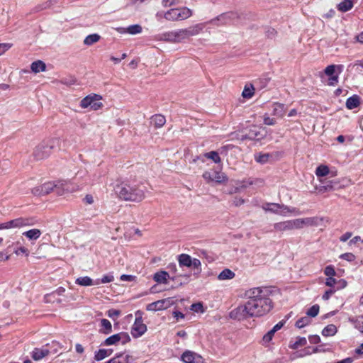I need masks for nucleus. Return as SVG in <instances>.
<instances>
[{
    "label": "nucleus",
    "mask_w": 363,
    "mask_h": 363,
    "mask_svg": "<svg viewBox=\"0 0 363 363\" xmlns=\"http://www.w3.org/2000/svg\"><path fill=\"white\" fill-rule=\"evenodd\" d=\"M272 308V301L267 297L249 299L245 304L233 309L230 313V317L238 320L259 317L269 312Z\"/></svg>",
    "instance_id": "obj_1"
},
{
    "label": "nucleus",
    "mask_w": 363,
    "mask_h": 363,
    "mask_svg": "<svg viewBox=\"0 0 363 363\" xmlns=\"http://www.w3.org/2000/svg\"><path fill=\"white\" fill-rule=\"evenodd\" d=\"M116 192L121 199L136 203L141 202L145 197V191L140 185L128 180L117 184Z\"/></svg>",
    "instance_id": "obj_2"
},
{
    "label": "nucleus",
    "mask_w": 363,
    "mask_h": 363,
    "mask_svg": "<svg viewBox=\"0 0 363 363\" xmlns=\"http://www.w3.org/2000/svg\"><path fill=\"white\" fill-rule=\"evenodd\" d=\"M64 182H48L33 189L32 192L35 196H43L53 191L57 195H62L65 191Z\"/></svg>",
    "instance_id": "obj_3"
},
{
    "label": "nucleus",
    "mask_w": 363,
    "mask_h": 363,
    "mask_svg": "<svg viewBox=\"0 0 363 363\" xmlns=\"http://www.w3.org/2000/svg\"><path fill=\"white\" fill-rule=\"evenodd\" d=\"M59 143L57 138H50L43 140L37 145L33 151V157L37 160H41L48 157Z\"/></svg>",
    "instance_id": "obj_4"
},
{
    "label": "nucleus",
    "mask_w": 363,
    "mask_h": 363,
    "mask_svg": "<svg viewBox=\"0 0 363 363\" xmlns=\"http://www.w3.org/2000/svg\"><path fill=\"white\" fill-rule=\"evenodd\" d=\"M203 28V26L201 24H196L186 28L173 30L174 38V43H181L191 36L198 35Z\"/></svg>",
    "instance_id": "obj_5"
},
{
    "label": "nucleus",
    "mask_w": 363,
    "mask_h": 363,
    "mask_svg": "<svg viewBox=\"0 0 363 363\" xmlns=\"http://www.w3.org/2000/svg\"><path fill=\"white\" fill-rule=\"evenodd\" d=\"M192 15V11L187 7L174 8L168 10L164 13V18L168 21H183Z\"/></svg>",
    "instance_id": "obj_6"
},
{
    "label": "nucleus",
    "mask_w": 363,
    "mask_h": 363,
    "mask_svg": "<svg viewBox=\"0 0 363 363\" xmlns=\"http://www.w3.org/2000/svg\"><path fill=\"white\" fill-rule=\"evenodd\" d=\"M102 99L101 95L92 94L86 96L80 101V106L82 108L90 107L91 110L97 111L103 107V104L100 101Z\"/></svg>",
    "instance_id": "obj_7"
},
{
    "label": "nucleus",
    "mask_w": 363,
    "mask_h": 363,
    "mask_svg": "<svg viewBox=\"0 0 363 363\" xmlns=\"http://www.w3.org/2000/svg\"><path fill=\"white\" fill-rule=\"evenodd\" d=\"M262 209L265 211H270L274 213H279L282 216H286L287 213H296L295 208H289L284 205H280L276 203H267L262 206Z\"/></svg>",
    "instance_id": "obj_8"
},
{
    "label": "nucleus",
    "mask_w": 363,
    "mask_h": 363,
    "mask_svg": "<svg viewBox=\"0 0 363 363\" xmlns=\"http://www.w3.org/2000/svg\"><path fill=\"white\" fill-rule=\"evenodd\" d=\"M32 225L31 219L28 218H18L8 222L0 223V230L11 229V228H21L26 226Z\"/></svg>",
    "instance_id": "obj_9"
},
{
    "label": "nucleus",
    "mask_w": 363,
    "mask_h": 363,
    "mask_svg": "<svg viewBox=\"0 0 363 363\" xmlns=\"http://www.w3.org/2000/svg\"><path fill=\"white\" fill-rule=\"evenodd\" d=\"M178 262L179 266L181 267H193L197 270V273H200L201 269V262L198 259H192L190 255L187 254H181L178 257Z\"/></svg>",
    "instance_id": "obj_10"
},
{
    "label": "nucleus",
    "mask_w": 363,
    "mask_h": 363,
    "mask_svg": "<svg viewBox=\"0 0 363 363\" xmlns=\"http://www.w3.org/2000/svg\"><path fill=\"white\" fill-rule=\"evenodd\" d=\"M265 135L266 132L264 128L257 125H252L248 130V132L245 135H242V140L249 139L261 140L265 137Z\"/></svg>",
    "instance_id": "obj_11"
},
{
    "label": "nucleus",
    "mask_w": 363,
    "mask_h": 363,
    "mask_svg": "<svg viewBox=\"0 0 363 363\" xmlns=\"http://www.w3.org/2000/svg\"><path fill=\"white\" fill-rule=\"evenodd\" d=\"M130 341V337L127 333H119L113 335L106 338L104 342V345H116L118 342H121L122 345H125Z\"/></svg>",
    "instance_id": "obj_12"
},
{
    "label": "nucleus",
    "mask_w": 363,
    "mask_h": 363,
    "mask_svg": "<svg viewBox=\"0 0 363 363\" xmlns=\"http://www.w3.org/2000/svg\"><path fill=\"white\" fill-rule=\"evenodd\" d=\"M275 231L284 232L298 229L296 219L278 222L274 224Z\"/></svg>",
    "instance_id": "obj_13"
},
{
    "label": "nucleus",
    "mask_w": 363,
    "mask_h": 363,
    "mask_svg": "<svg viewBox=\"0 0 363 363\" xmlns=\"http://www.w3.org/2000/svg\"><path fill=\"white\" fill-rule=\"evenodd\" d=\"M322 220V218H319L318 217L296 218L298 229H301L304 226H317Z\"/></svg>",
    "instance_id": "obj_14"
},
{
    "label": "nucleus",
    "mask_w": 363,
    "mask_h": 363,
    "mask_svg": "<svg viewBox=\"0 0 363 363\" xmlns=\"http://www.w3.org/2000/svg\"><path fill=\"white\" fill-rule=\"evenodd\" d=\"M181 277L182 276H174L171 277V279L173 281H177L178 278ZM169 279H170L169 273L163 270H160L153 275V280L158 284H167L168 283Z\"/></svg>",
    "instance_id": "obj_15"
},
{
    "label": "nucleus",
    "mask_w": 363,
    "mask_h": 363,
    "mask_svg": "<svg viewBox=\"0 0 363 363\" xmlns=\"http://www.w3.org/2000/svg\"><path fill=\"white\" fill-rule=\"evenodd\" d=\"M146 331L147 326L143 323V321L135 320L131 329V334L133 337H139L142 336Z\"/></svg>",
    "instance_id": "obj_16"
},
{
    "label": "nucleus",
    "mask_w": 363,
    "mask_h": 363,
    "mask_svg": "<svg viewBox=\"0 0 363 363\" xmlns=\"http://www.w3.org/2000/svg\"><path fill=\"white\" fill-rule=\"evenodd\" d=\"M320 182L322 185L318 188V191L320 193L335 190L337 189V185L339 184L336 181L321 180Z\"/></svg>",
    "instance_id": "obj_17"
},
{
    "label": "nucleus",
    "mask_w": 363,
    "mask_h": 363,
    "mask_svg": "<svg viewBox=\"0 0 363 363\" xmlns=\"http://www.w3.org/2000/svg\"><path fill=\"white\" fill-rule=\"evenodd\" d=\"M232 15V13H222L216 18L212 19L210 23L216 26L226 25L231 20Z\"/></svg>",
    "instance_id": "obj_18"
},
{
    "label": "nucleus",
    "mask_w": 363,
    "mask_h": 363,
    "mask_svg": "<svg viewBox=\"0 0 363 363\" xmlns=\"http://www.w3.org/2000/svg\"><path fill=\"white\" fill-rule=\"evenodd\" d=\"M50 351L47 349L35 348L32 352V358L35 361H38L48 355Z\"/></svg>",
    "instance_id": "obj_19"
},
{
    "label": "nucleus",
    "mask_w": 363,
    "mask_h": 363,
    "mask_svg": "<svg viewBox=\"0 0 363 363\" xmlns=\"http://www.w3.org/2000/svg\"><path fill=\"white\" fill-rule=\"evenodd\" d=\"M156 40L165 41L174 43V31H168L157 34L155 36Z\"/></svg>",
    "instance_id": "obj_20"
},
{
    "label": "nucleus",
    "mask_w": 363,
    "mask_h": 363,
    "mask_svg": "<svg viewBox=\"0 0 363 363\" xmlns=\"http://www.w3.org/2000/svg\"><path fill=\"white\" fill-rule=\"evenodd\" d=\"M151 123L156 128H160L165 124L166 119L164 116L161 114H156L152 116Z\"/></svg>",
    "instance_id": "obj_21"
},
{
    "label": "nucleus",
    "mask_w": 363,
    "mask_h": 363,
    "mask_svg": "<svg viewBox=\"0 0 363 363\" xmlns=\"http://www.w3.org/2000/svg\"><path fill=\"white\" fill-rule=\"evenodd\" d=\"M359 96L357 95H353L352 96L348 98L346 101V107L348 109H353L357 108L359 104Z\"/></svg>",
    "instance_id": "obj_22"
},
{
    "label": "nucleus",
    "mask_w": 363,
    "mask_h": 363,
    "mask_svg": "<svg viewBox=\"0 0 363 363\" xmlns=\"http://www.w3.org/2000/svg\"><path fill=\"white\" fill-rule=\"evenodd\" d=\"M41 234H42L41 231L37 228H33V229H31V230H29L28 231L23 233V235L24 236H26L30 240H35L38 239L40 237Z\"/></svg>",
    "instance_id": "obj_23"
},
{
    "label": "nucleus",
    "mask_w": 363,
    "mask_h": 363,
    "mask_svg": "<svg viewBox=\"0 0 363 363\" xmlns=\"http://www.w3.org/2000/svg\"><path fill=\"white\" fill-rule=\"evenodd\" d=\"M262 291L259 288H254L246 292V296L249 299H255L258 298H266L262 295Z\"/></svg>",
    "instance_id": "obj_24"
},
{
    "label": "nucleus",
    "mask_w": 363,
    "mask_h": 363,
    "mask_svg": "<svg viewBox=\"0 0 363 363\" xmlns=\"http://www.w3.org/2000/svg\"><path fill=\"white\" fill-rule=\"evenodd\" d=\"M353 6L352 0H343L337 6V8L341 12H347L352 9Z\"/></svg>",
    "instance_id": "obj_25"
},
{
    "label": "nucleus",
    "mask_w": 363,
    "mask_h": 363,
    "mask_svg": "<svg viewBox=\"0 0 363 363\" xmlns=\"http://www.w3.org/2000/svg\"><path fill=\"white\" fill-rule=\"evenodd\" d=\"M113 352V350L111 349H100L97 352H96L94 355V359L96 361H101L106 358L108 356H110Z\"/></svg>",
    "instance_id": "obj_26"
},
{
    "label": "nucleus",
    "mask_w": 363,
    "mask_h": 363,
    "mask_svg": "<svg viewBox=\"0 0 363 363\" xmlns=\"http://www.w3.org/2000/svg\"><path fill=\"white\" fill-rule=\"evenodd\" d=\"M45 68H46L45 64L41 60L35 61L30 65V69H31L32 72H33L35 73L43 72L45 70Z\"/></svg>",
    "instance_id": "obj_27"
},
{
    "label": "nucleus",
    "mask_w": 363,
    "mask_h": 363,
    "mask_svg": "<svg viewBox=\"0 0 363 363\" xmlns=\"http://www.w3.org/2000/svg\"><path fill=\"white\" fill-rule=\"evenodd\" d=\"M124 33H127L130 35L139 34L142 32V26L139 24L130 25L128 27L123 28Z\"/></svg>",
    "instance_id": "obj_28"
},
{
    "label": "nucleus",
    "mask_w": 363,
    "mask_h": 363,
    "mask_svg": "<svg viewBox=\"0 0 363 363\" xmlns=\"http://www.w3.org/2000/svg\"><path fill=\"white\" fill-rule=\"evenodd\" d=\"M235 274L229 269H225L218 276L219 280L232 279L235 277Z\"/></svg>",
    "instance_id": "obj_29"
},
{
    "label": "nucleus",
    "mask_w": 363,
    "mask_h": 363,
    "mask_svg": "<svg viewBox=\"0 0 363 363\" xmlns=\"http://www.w3.org/2000/svg\"><path fill=\"white\" fill-rule=\"evenodd\" d=\"M101 38V36L97 33H94L87 35L84 40V44L88 46L92 45L97 43Z\"/></svg>",
    "instance_id": "obj_30"
},
{
    "label": "nucleus",
    "mask_w": 363,
    "mask_h": 363,
    "mask_svg": "<svg viewBox=\"0 0 363 363\" xmlns=\"http://www.w3.org/2000/svg\"><path fill=\"white\" fill-rule=\"evenodd\" d=\"M196 354L191 351H186L182 355V360L184 363H195Z\"/></svg>",
    "instance_id": "obj_31"
},
{
    "label": "nucleus",
    "mask_w": 363,
    "mask_h": 363,
    "mask_svg": "<svg viewBox=\"0 0 363 363\" xmlns=\"http://www.w3.org/2000/svg\"><path fill=\"white\" fill-rule=\"evenodd\" d=\"M76 284L83 286H91L94 284L93 280L89 277H82L76 279Z\"/></svg>",
    "instance_id": "obj_32"
},
{
    "label": "nucleus",
    "mask_w": 363,
    "mask_h": 363,
    "mask_svg": "<svg viewBox=\"0 0 363 363\" xmlns=\"http://www.w3.org/2000/svg\"><path fill=\"white\" fill-rule=\"evenodd\" d=\"M337 328L335 325L330 324L327 325L322 331V335L323 336H332L334 335L337 333Z\"/></svg>",
    "instance_id": "obj_33"
},
{
    "label": "nucleus",
    "mask_w": 363,
    "mask_h": 363,
    "mask_svg": "<svg viewBox=\"0 0 363 363\" xmlns=\"http://www.w3.org/2000/svg\"><path fill=\"white\" fill-rule=\"evenodd\" d=\"M101 326L103 327V330L101 333L104 334H109L112 331V325L111 322L107 319H101Z\"/></svg>",
    "instance_id": "obj_34"
},
{
    "label": "nucleus",
    "mask_w": 363,
    "mask_h": 363,
    "mask_svg": "<svg viewBox=\"0 0 363 363\" xmlns=\"http://www.w3.org/2000/svg\"><path fill=\"white\" fill-rule=\"evenodd\" d=\"M255 88L250 85H246L242 91V96L246 99H250L254 95Z\"/></svg>",
    "instance_id": "obj_35"
},
{
    "label": "nucleus",
    "mask_w": 363,
    "mask_h": 363,
    "mask_svg": "<svg viewBox=\"0 0 363 363\" xmlns=\"http://www.w3.org/2000/svg\"><path fill=\"white\" fill-rule=\"evenodd\" d=\"M271 157V155L269 153H259L255 155V160L261 164L267 163Z\"/></svg>",
    "instance_id": "obj_36"
},
{
    "label": "nucleus",
    "mask_w": 363,
    "mask_h": 363,
    "mask_svg": "<svg viewBox=\"0 0 363 363\" xmlns=\"http://www.w3.org/2000/svg\"><path fill=\"white\" fill-rule=\"evenodd\" d=\"M330 172L329 168L326 165H320L316 168L315 174L317 177H325Z\"/></svg>",
    "instance_id": "obj_37"
},
{
    "label": "nucleus",
    "mask_w": 363,
    "mask_h": 363,
    "mask_svg": "<svg viewBox=\"0 0 363 363\" xmlns=\"http://www.w3.org/2000/svg\"><path fill=\"white\" fill-rule=\"evenodd\" d=\"M311 322V319L308 316H304L301 318H299L296 322V326L298 328H302L308 325H309Z\"/></svg>",
    "instance_id": "obj_38"
},
{
    "label": "nucleus",
    "mask_w": 363,
    "mask_h": 363,
    "mask_svg": "<svg viewBox=\"0 0 363 363\" xmlns=\"http://www.w3.org/2000/svg\"><path fill=\"white\" fill-rule=\"evenodd\" d=\"M273 113L274 115L282 117L284 114V106L281 104H275L274 105Z\"/></svg>",
    "instance_id": "obj_39"
},
{
    "label": "nucleus",
    "mask_w": 363,
    "mask_h": 363,
    "mask_svg": "<svg viewBox=\"0 0 363 363\" xmlns=\"http://www.w3.org/2000/svg\"><path fill=\"white\" fill-rule=\"evenodd\" d=\"M227 180L226 176L220 172H213V182H216L217 183H221Z\"/></svg>",
    "instance_id": "obj_40"
},
{
    "label": "nucleus",
    "mask_w": 363,
    "mask_h": 363,
    "mask_svg": "<svg viewBox=\"0 0 363 363\" xmlns=\"http://www.w3.org/2000/svg\"><path fill=\"white\" fill-rule=\"evenodd\" d=\"M204 156L208 159L212 160L215 163L220 162V157H219L218 153L216 151L207 152Z\"/></svg>",
    "instance_id": "obj_41"
},
{
    "label": "nucleus",
    "mask_w": 363,
    "mask_h": 363,
    "mask_svg": "<svg viewBox=\"0 0 363 363\" xmlns=\"http://www.w3.org/2000/svg\"><path fill=\"white\" fill-rule=\"evenodd\" d=\"M319 306L318 305H313L311 306L306 312V315L311 318H314L318 315L319 312Z\"/></svg>",
    "instance_id": "obj_42"
},
{
    "label": "nucleus",
    "mask_w": 363,
    "mask_h": 363,
    "mask_svg": "<svg viewBox=\"0 0 363 363\" xmlns=\"http://www.w3.org/2000/svg\"><path fill=\"white\" fill-rule=\"evenodd\" d=\"M307 341L305 337H298L296 341L291 346V347L294 350L298 348L300 346H304L306 344Z\"/></svg>",
    "instance_id": "obj_43"
},
{
    "label": "nucleus",
    "mask_w": 363,
    "mask_h": 363,
    "mask_svg": "<svg viewBox=\"0 0 363 363\" xmlns=\"http://www.w3.org/2000/svg\"><path fill=\"white\" fill-rule=\"evenodd\" d=\"M336 72V65H330L326 67V68L324 70L325 74L327 76L332 77L335 76L334 74Z\"/></svg>",
    "instance_id": "obj_44"
},
{
    "label": "nucleus",
    "mask_w": 363,
    "mask_h": 363,
    "mask_svg": "<svg viewBox=\"0 0 363 363\" xmlns=\"http://www.w3.org/2000/svg\"><path fill=\"white\" fill-rule=\"evenodd\" d=\"M116 357L120 363H129L130 356L128 354H119L116 355Z\"/></svg>",
    "instance_id": "obj_45"
},
{
    "label": "nucleus",
    "mask_w": 363,
    "mask_h": 363,
    "mask_svg": "<svg viewBox=\"0 0 363 363\" xmlns=\"http://www.w3.org/2000/svg\"><path fill=\"white\" fill-rule=\"evenodd\" d=\"M324 273L328 277H334L336 274L334 267L331 265L327 266L325 268Z\"/></svg>",
    "instance_id": "obj_46"
},
{
    "label": "nucleus",
    "mask_w": 363,
    "mask_h": 363,
    "mask_svg": "<svg viewBox=\"0 0 363 363\" xmlns=\"http://www.w3.org/2000/svg\"><path fill=\"white\" fill-rule=\"evenodd\" d=\"M340 257L341 259H343L349 261V262H352L355 259V256L352 253H350V252L342 254L340 256Z\"/></svg>",
    "instance_id": "obj_47"
},
{
    "label": "nucleus",
    "mask_w": 363,
    "mask_h": 363,
    "mask_svg": "<svg viewBox=\"0 0 363 363\" xmlns=\"http://www.w3.org/2000/svg\"><path fill=\"white\" fill-rule=\"evenodd\" d=\"M274 333H275L274 332V330H272L271 329L267 333H266L264 335V337L262 338L263 342H264L266 343L270 342L272 340V337H273Z\"/></svg>",
    "instance_id": "obj_48"
},
{
    "label": "nucleus",
    "mask_w": 363,
    "mask_h": 363,
    "mask_svg": "<svg viewBox=\"0 0 363 363\" xmlns=\"http://www.w3.org/2000/svg\"><path fill=\"white\" fill-rule=\"evenodd\" d=\"M135 279H136L135 276L128 275V274H123L120 277V279L121 281H135Z\"/></svg>",
    "instance_id": "obj_49"
},
{
    "label": "nucleus",
    "mask_w": 363,
    "mask_h": 363,
    "mask_svg": "<svg viewBox=\"0 0 363 363\" xmlns=\"http://www.w3.org/2000/svg\"><path fill=\"white\" fill-rule=\"evenodd\" d=\"M335 292V289H330L327 290L325 294L323 295L322 298L325 301H327L330 298V297Z\"/></svg>",
    "instance_id": "obj_50"
},
{
    "label": "nucleus",
    "mask_w": 363,
    "mask_h": 363,
    "mask_svg": "<svg viewBox=\"0 0 363 363\" xmlns=\"http://www.w3.org/2000/svg\"><path fill=\"white\" fill-rule=\"evenodd\" d=\"M308 339L311 344H318L320 342V337L317 335H311Z\"/></svg>",
    "instance_id": "obj_51"
},
{
    "label": "nucleus",
    "mask_w": 363,
    "mask_h": 363,
    "mask_svg": "<svg viewBox=\"0 0 363 363\" xmlns=\"http://www.w3.org/2000/svg\"><path fill=\"white\" fill-rule=\"evenodd\" d=\"M11 47V45L9 43H0V55L8 50Z\"/></svg>",
    "instance_id": "obj_52"
},
{
    "label": "nucleus",
    "mask_w": 363,
    "mask_h": 363,
    "mask_svg": "<svg viewBox=\"0 0 363 363\" xmlns=\"http://www.w3.org/2000/svg\"><path fill=\"white\" fill-rule=\"evenodd\" d=\"M14 252L17 255H19L21 253L25 254L26 256H28V255H29L28 250L27 248H26L25 247H20L19 248L16 250Z\"/></svg>",
    "instance_id": "obj_53"
},
{
    "label": "nucleus",
    "mask_w": 363,
    "mask_h": 363,
    "mask_svg": "<svg viewBox=\"0 0 363 363\" xmlns=\"http://www.w3.org/2000/svg\"><path fill=\"white\" fill-rule=\"evenodd\" d=\"M264 123L267 125H273L276 123V120L273 118L265 116L264 118Z\"/></svg>",
    "instance_id": "obj_54"
},
{
    "label": "nucleus",
    "mask_w": 363,
    "mask_h": 363,
    "mask_svg": "<svg viewBox=\"0 0 363 363\" xmlns=\"http://www.w3.org/2000/svg\"><path fill=\"white\" fill-rule=\"evenodd\" d=\"M113 279H114V278H113V275H104L101 278V282L103 284L110 283V282H112L113 281Z\"/></svg>",
    "instance_id": "obj_55"
},
{
    "label": "nucleus",
    "mask_w": 363,
    "mask_h": 363,
    "mask_svg": "<svg viewBox=\"0 0 363 363\" xmlns=\"http://www.w3.org/2000/svg\"><path fill=\"white\" fill-rule=\"evenodd\" d=\"M337 283V280L333 277H328L325 281V285L330 287L333 286Z\"/></svg>",
    "instance_id": "obj_56"
},
{
    "label": "nucleus",
    "mask_w": 363,
    "mask_h": 363,
    "mask_svg": "<svg viewBox=\"0 0 363 363\" xmlns=\"http://www.w3.org/2000/svg\"><path fill=\"white\" fill-rule=\"evenodd\" d=\"M179 0H163L162 4L164 6L169 7L172 5L178 4Z\"/></svg>",
    "instance_id": "obj_57"
},
{
    "label": "nucleus",
    "mask_w": 363,
    "mask_h": 363,
    "mask_svg": "<svg viewBox=\"0 0 363 363\" xmlns=\"http://www.w3.org/2000/svg\"><path fill=\"white\" fill-rule=\"evenodd\" d=\"M203 178L207 182H213V173L210 172H205L203 174Z\"/></svg>",
    "instance_id": "obj_58"
},
{
    "label": "nucleus",
    "mask_w": 363,
    "mask_h": 363,
    "mask_svg": "<svg viewBox=\"0 0 363 363\" xmlns=\"http://www.w3.org/2000/svg\"><path fill=\"white\" fill-rule=\"evenodd\" d=\"M352 235V233L351 232H347L345 234H343L340 238V240L341 242H346L347 240H349Z\"/></svg>",
    "instance_id": "obj_59"
},
{
    "label": "nucleus",
    "mask_w": 363,
    "mask_h": 363,
    "mask_svg": "<svg viewBox=\"0 0 363 363\" xmlns=\"http://www.w3.org/2000/svg\"><path fill=\"white\" fill-rule=\"evenodd\" d=\"M120 315V311L115 309H111L108 311V315L110 318L118 317Z\"/></svg>",
    "instance_id": "obj_60"
},
{
    "label": "nucleus",
    "mask_w": 363,
    "mask_h": 363,
    "mask_svg": "<svg viewBox=\"0 0 363 363\" xmlns=\"http://www.w3.org/2000/svg\"><path fill=\"white\" fill-rule=\"evenodd\" d=\"M249 185H257L259 186H262L264 185V181L262 179H257L254 181H251L248 182Z\"/></svg>",
    "instance_id": "obj_61"
},
{
    "label": "nucleus",
    "mask_w": 363,
    "mask_h": 363,
    "mask_svg": "<svg viewBox=\"0 0 363 363\" xmlns=\"http://www.w3.org/2000/svg\"><path fill=\"white\" fill-rule=\"evenodd\" d=\"M84 201L86 204H92L94 203V198L91 194H86L84 198Z\"/></svg>",
    "instance_id": "obj_62"
},
{
    "label": "nucleus",
    "mask_w": 363,
    "mask_h": 363,
    "mask_svg": "<svg viewBox=\"0 0 363 363\" xmlns=\"http://www.w3.org/2000/svg\"><path fill=\"white\" fill-rule=\"evenodd\" d=\"M245 203V200L242 198L235 197L233 200V204L235 206H240Z\"/></svg>",
    "instance_id": "obj_63"
},
{
    "label": "nucleus",
    "mask_w": 363,
    "mask_h": 363,
    "mask_svg": "<svg viewBox=\"0 0 363 363\" xmlns=\"http://www.w3.org/2000/svg\"><path fill=\"white\" fill-rule=\"evenodd\" d=\"M65 291V289L64 287H59L55 291H54L51 294L54 295L56 294L57 296L62 295Z\"/></svg>",
    "instance_id": "obj_64"
}]
</instances>
